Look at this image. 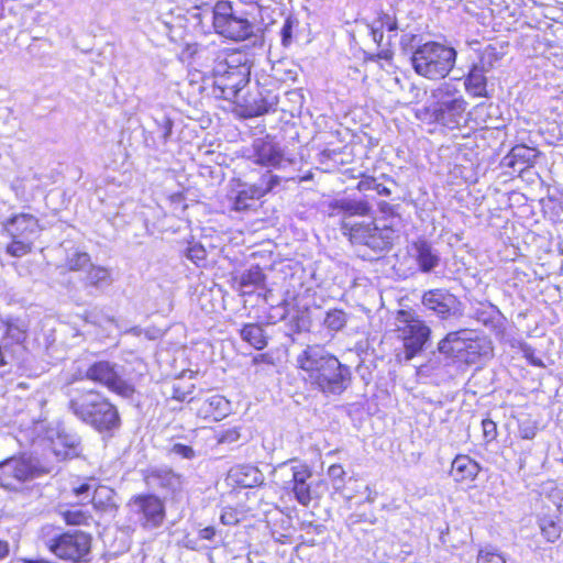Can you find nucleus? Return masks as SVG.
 Returning a JSON list of instances; mask_svg holds the SVG:
<instances>
[{
    "label": "nucleus",
    "mask_w": 563,
    "mask_h": 563,
    "mask_svg": "<svg viewBox=\"0 0 563 563\" xmlns=\"http://www.w3.org/2000/svg\"><path fill=\"white\" fill-rule=\"evenodd\" d=\"M423 309L441 321L459 319L463 316L462 301L446 288L426 290L421 297Z\"/></svg>",
    "instance_id": "13"
},
{
    "label": "nucleus",
    "mask_w": 563,
    "mask_h": 563,
    "mask_svg": "<svg viewBox=\"0 0 563 563\" xmlns=\"http://www.w3.org/2000/svg\"><path fill=\"white\" fill-rule=\"evenodd\" d=\"M216 529L212 526L206 527L199 531L200 539L213 541L216 538Z\"/></svg>",
    "instance_id": "57"
},
{
    "label": "nucleus",
    "mask_w": 563,
    "mask_h": 563,
    "mask_svg": "<svg viewBox=\"0 0 563 563\" xmlns=\"http://www.w3.org/2000/svg\"><path fill=\"white\" fill-rule=\"evenodd\" d=\"M391 58L393 52L388 47H380V49L377 53H368L366 51H363V59L365 62H378L380 59L390 60Z\"/></svg>",
    "instance_id": "51"
},
{
    "label": "nucleus",
    "mask_w": 563,
    "mask_h": 563,
    "mask_svg": "<svg viewBox=\"0 0 563 563\" xmlns=\"http://www.w3.org/2000/svg\"><path fill=\"white\" fill-rule=\"evenodd\" d=\"M5 328V322L2 320V318L0 317V331ZM5 345H2L0 343V366L1 365H4L7 363L5 361Z\"/></svg>",
    "instance_id": "61"
},
{
    "label": "nucleus",
    "mask_w": 563,
    "mask_h": 563,
    "mask_svg": "<svg viewBox=\"0 0 563 563\" xmlns=\"http://www.w3.org/2000/svg\"><path fill=\"white\" fill-rule=\"evenodd\" d=\"M152 478L158 488L172 495L180 493L184 486L183 475L170 468L155 471L152 474Z\"/></svg>",
    "instance_id": "30"
},
{
    "label": "nucleus",
    "mask_w": 563,
    "mask_h": 563,
    "mask_svg": "<svg viewBox=\"0 0 563 563\" xmlns=\"http://www.w3.org/2000/svg\"><path fill=\"white\" fill-rule=\"evenodd\" d=\"M33 240L16 238L7 245V253L13 257H22L32 251Z\"/></svg>",
    "instance_id": "38"
},
{
    "label": "nucleus",
    "mask_w": 563,
    "mask_h": 563,
    "mask_svg": "<svg viewBox=\"0 0 563 563\" xmlns=\"http://www.w3.org/2000/svg\"><path fill=\"white\" fill-rule=\"evenodd\" d=\"M46 545L58 559L79 563L90 552L91 537L81 530H69L47 539Z\"/></svg>",
    "instance_id": "11"
},
{
    "label": "nucleus",
    "mask_w": 563,
    "mask_h": 563,
    "mask_svg": "<svg viewBox=\"0 0 563 563\" xmlns=\"http://www.w3.org/2000/svg\"><path fill=\"white\" fill-rule=\"evenodd\" d=\"M349 321V314L343 309H329L322 321V325L331 333L342 331Z\"/></svg>",
    "instance_id": "36"
},
{
    "label": "nucleus",
    "mask_w": 563,
    "mask_h": 563,
    "mask_svg": "<svg viewBox=\"0 0 563 563\" xmlns=\"http://www.w3.org/2000/svg\"><path fill=\"white\" fill-rule=\"evenodd\" d=\"M328 475L333 481H340L343 483L345 471L340 464H333L328 468Z\"/></svg>",
    "instance_id": "55"
},
{
    "label": "nucleus",
    "mask_w": 563,
    "mask_h": 563,
    "mask_svg": "<svg viewBox=\"0 0 563 563\" xmlns=\"http://www.w3.org/2000/svg\"><path fill=\"white\" fill-rule=\"evenodd\" d=\"M51 449L58 460L75 459L81 453V439L76 432L62 429L51 440Z\"/></svg>",
    "instance_id": "22"
},
{
    "label": "nucleus",
    "mask_w": 563,
    "mask_h": 563,
    "mask_svg": "<svg viewBox=\"0 0 563 563\" xmlns=\"http://www.w3.org/2000/svg\"><path fill=\"white\" fill-rule=\"evenodd\" d=\"M477 563H506V559L495 548L487 547L479 551Z\"/></svg>",
    "instance_id": "45"
},
{
    "label": "nucleus",
    "mask_w": 563,
    "mask_h": 563,
    "mask_svg": "<svg viewBox=\"0 0 563 563\" xmlns=\"http://www.w3.org/2000/svg\"><path fill=\"white\" fill-rule=\"evenodd\" d=\"M8 553H9L8 542L0 540V559L4 558Z\"/></svg>",
    "instance_id": "62"
},
{
    "label": "nucleus",
    "mask_w": 563,
    "mask_h": 563,
    "mask_svg": "<svg viewBox=\"0 0 563 563\" xmlns=\"http://www.w3.org/2000/svg\"><path fill=\"white\" fill-rule=\"evenodd\" d=\"M492 353V342L486 338L476 335L473 332V335H470L468 341H466L463 362L467 364H474L482 357L490 356Z\"/></svg>",
    "instance_id": "28"
},
{
    "label": "nucleus",
    "mask_w": 563,
    "mask_h": 563,
    "mask_svg": "<svg viewBox=\"0 0 563 563\" xmlns=\"http://www.w3.org/2000/svg\"><path fill=\"white\" fill-rule=\"evenodd\" d=\"M88 265H90V256L86 252H75L66 261L69 271H80Z\"/></svg>",
    "instance_id": "44"
},
{
    "label": "nucleus",
    "mask_w": 563,
    "mask_h": 563,
    "mask_svg": "<svg viewBox=\"0 0 563 563\" xmlns=\"http://www.w3.org/2000/svg\"><path fill=\"white\" fill-rule=\"evenodd\" d=\"M387 30V32H389V40H388V43L386 45H389L390 44V37L391 36H395L397 31H398V21H397V18L396 16H393V20L391 21H387V24L385 25V27Z\"/></svg>",
    "instance_id": "58"
},
{
    "label": "nucleus",
    "mask_w": 563,
    "mask_h": 563,
    "mask_svg": "<svg viewBox=\"0 0 563 563\" xmlns=\"http://www.w3.org/2000/svg\"><path fill=\"white\" fill-rule=\"evenodd\" d=\"M297 24L298 21L292 15H288L285 19L284 24L280 29V40L283 46L287 47L290 45L292 41V31Z\"/></svg>",
    "instance_id": "48"
},
{
    "label": "nucleus",
    "mask_w": 563,
    "mask_h": 563,
    "mask_svg": "<svg viewBox=\"0 0 563 563\" xmlns=\"http://www.w3.org/2000/svg\"><path fill=\"white\" fill-rule=\"evenodd\" d=\"M47 473L48 468L35 457L13 456L0 462V486L9 490H20L25 483Z\"/></svg>",
    "instance_id": "10"
},
{
    "label": "nucleus",
    "mask_w": 563,
    "mask_h": 563,
    "mask_svg": "<svg viewBox=\"0 0 563 563\" xmlns=\"http://www.w3.org/2000/svg\"><path fill=\"white\" fill-rule=\"evenodd\" d=\"M481 471L479 464L468 455L459 454L452 462L451 476L457 483L473 482Z\"/></svg>",
    "instance_id": "26"
},
{
    "label": "nucleus",
    "mask_w": 563,
    "mask_h": 563,
    "mask_svg": "<svg viewBox=\"0 0 563 563\" xmlns=\"http://www.w3.org/2000/svg\"><path fill=\"white\" fill-rule=\"evenodd\" d=\"M538 526L542 537L550 543L556 542L562 534V527L553 516L541 515L538 517Z\"/></svg>",
    "instance_id": "34"
},
{
    "label": "nucleus",
    "mask_w": 563,
    "mask_h": 563,
    "mask_svg": "<svg viewBox=\"0 0 563 563\" xmlns=\"http://www.w3.org/2000/svg\"><path fill=\"white\" fill-rule=\"evenodd\" d=\"M84 377L106 387L110 393L128 400L135 401L137 394L135 383L125 376L124 367L107 360L96 361L85 371Z\"/></svg>",
    "instance_id": "8"
},
{
    "label": "nucleus",
    "mask_w": 563,
    "mask_h": 563,
    "mask_svg": "<svg viewBox=\"0 0 563 563\" xmlns=\"http://www.w3.org/2000/svg\"><path fill=\"white\" fill-rule=\"evenodd\" d=\"M483 435L486 442H492L497 437V426L492 419L482 421Z\"/></svg>",
    "instance_id": "53"
},
{
    "label": "nucleus",
    "mask_w": 563,
    "mask_h": 563,
    "mask_svg": "<svg viewBox=\"0 0 563 563\" xmlns=\"http://www.w3.org/2000/svg\"><path fill=\"white\" fill-rule=\"evenodd\" d=\"M357 188L361 191L375 190L378 195L384 197H389L391 195L390 188H388L385 184L379 183L378 178H375L373 176L363 177L360 180Z\"/></svg>",
    "instance_id": "39"
},
{
    "label": "nucleus",
    "mask_w": 563,
    "mask_h": 563,
    "mask_svg": "<svg viewBox=\"0 0 563 563\" xmlns=\"http://www.w3.org/2000/svg\"><path fill=\"white\" fill-rule=\"evenodd\" d=\"M86 284L97 289L108 287L112 284L111 273L106 267L90 264L86 275Z\"/></svg>",
    "instance_id": "35"
},
{
    "label": "nucleus",
    "mask_w": 563,
    "mask_h": 563,
    "mask_svg": "<svg viewBox=\"0 0 563 563\" xmlns=\"http://www.w3.org/2000/svg\"><path fill=\"white\" fill-rule=\"evenodd\" d=\"M241 434L238 428H231L227 429L219 433L218 435V442L219 443H225V444H232L240 440Z\"/></svg>",
    "instance_id": "52"
},
{
    "label": "nucleus",
    "mask_w": 563,
    "mask_h": 563,
    "mask_svg": "<svg viewBox=\"0 0 563 563\" xmlns=\"http://www.w3.org/2000/svg\"><path fill=\"white\" fill-rule=\"evenodd\" d=\"M310 325V320L303 311H295L289 316L287 327L290 333H301L307 331Z\"/></svg>",
    "instance_id": "40"
},
{
    "label": "nucleus",
    "mask_w": 563,
    "mask_h": 563,
    "mask_svg": "<svg viewBox=\"0 0 563 563\" xmlns=\"http://www.w3.org/2000/svg\"><path fill=\"white\" fill-rule=\"evenodd\" d=\"M4 334L11 338L15 343H20L24 340V332L9 323H5V328L0 331L1 339H3Z\"/></svg>",
    "instance_id": "54"
},
{
    "label": "nucleus",
    "mask_w": 563,
    "mask_h": 563,
    "mask_svg": "<svg viewBox=\"0 0 563 563\" xmlns=\"http://www.w3.org/2000/svg\"><path fill=\"white\" fill-rule=\"evenodd\" d=\"M154 122L156 124V129L153 131V133L157 135L158 140L163 144H166L172 135L174 124L172 119L163 113L159 117L154 118Z\"/></svg>",
    "instance_id": "37"
},
{
    "label": "nucleus",
    "mask_w": 563,
    "mask_h": 563,
    "mask_svg": "<svg viewBox=\"0 0 563 563\" xmlns=\"http://www.w3.org/2000/svg\"><path fill=\"white\" fill-rule=\"evenodd\" d=\"M472 318L496 334H503L505 331L506 317L492 302H477L472 309Z\"/></svg>",
    "instance_id": "21"
},
{
    "label": "nucleus",
    "mask_w": 563,
    "mask_h": 563,
    "mask_svg": "<svg viewBox=\"0 0 563 563\" xmlns=\"http://www.w3.org/2000/svg\"><path fill=\"white\" fill-rule=\"evenodd\" d=\"M265 282V274L258 265L252 266L250 269L244 271L239 277V288L246 295L251 294L254 287L263 285Z\"/></svg>",
    "instance_id": "33"
},
{
    "label": "nucleus",
    "mask_w": 563,
    "mask_h": 563,
    "mask_svg": "<svg viewBox=\"0 0 563 563\" xmlns=\"http://www.w3.org/2000/svg\"><path fill=\"white\" fill-rule=\"evenodd\" d=\"M361 22L368 29L373 42L378 47H386L384 44V26H382V24H377L374 21L369 22L366 19H362Z\"/></svg>",
    "instance_id": "46"
},
{
    "label": "nucleus",
    "mask_w": 563,
    "mask_h": 563,
    "mask_svg": "<svg viewBox=\"0 0 563 563\" xmlns=\"http://www.w3.org/2000/svg\"><path fill=\"white\" fill-rule=\"evenodd\" d=\"M231 412L230 401L222 395L216 394L203 400L198 415L205 419L211 418L220 421Z\"/></svg>",
    "instance_id": "27"
},
{
    "label": "nucleus",
    "mask_w": 563,
    "mask_h": 563,
    "mask_svg": "<svg viewBox=\"0 0 563 563\" xmlns=\"http://www.w3.org/2000/svg\"><path fill=\"white\" fill-rule=\"evenodd\" d=\"M95 487V484L88 482L81 483L80 485L73 488V494L80 504L91 503Z\"/></svg>",
    "instance_id": "47"
},
{
    "label": "nucleus",
    "mask_w": 563,
    "mask_h": 563,
    "mask_svg": "<svg viewBox=\"0 0 563 563\" xmlns=\"http://www.w3.org/2000/svg\"><path fill=\"white\" fill-rule=\"evenodd\" d=\"M277 104L278 96L266 88H262L255 96L246 100V110L250 115L258 117L276 111Z\"/></svg>",
    "instance_id": "25"
},
{
    "label": "nucleus",
    "mask_w": 563,
    "mask_h": 563,
    "mask_svg": "<svg viewBox=\"0 0 563 563\" xmlns=\"http://www.w3.org/2000/svg\"><path fill=\"white\" fill-rule=\"evenodd\" d=\"M538 427L536 421L525 419L519 421V435L525 440H532L537 435Z\"/></svg>",
    "instance_id": "50"
},
{
    "label": "nucleus",
    "mask_w": 563,
    "mask_h": 563,
    "mask_svg": "<svg viewBox=\"0 0 563 563\" xmlns=\"http://www.w3.org/2000/svg\"><path fill=\"white\" fill-rule=\"evenodd\" d=\"M131 511L137 517L140 525L147 529L159 527L165 518L163 500L154 494L134 496L130 501Z\"/></svg>",
    "instance_id": "14"
},
{
    "label": "nucleus",
    "mask_w": 563,
    "mask_h": 563,
    "mask_svg": "<svg viewBox=\"0 0 563 563\" xmlns=\"http://www.w3.org/2000/svg\"><path fill=\"white\" fill-rule=\"evenodd\" d=\"M470 335H473V331L468 329L451 331L439 341L437 350L446 358L463 362L465 344Z\"/></svg>",
    "instance_id": "20"
},
{
    "label": "nucleus",
    "mask_w": 563,
    "mask_h": 563,
    "mask_svg": "<svg viewBox=\"0 0 563 563\" xmlns=\"http://www.w3.org/2000/svg\"><path fill=\"white\" fill-rule=\"evenodd\" d=\"M240 336L255 350H264L268 344V335L264 328L258 323H246L240 330Z\"/></svg>",
    "instance_id": "32"
},
{
    "label": "nucleus",
    "mask_w": 563,
    "mask_h": 563,
    "mask_svg": "<svg viewBox=\"0 0 563 563\" xmlns=\"http://www.w3.org/2000/svg\"><path fill=\"white\" fill-rule=\"evenodd\" d=\"M432 103L427 109L432 121L448 130H457L468 122L467 101L451 81H444L431 91Z\"/></svg>",
    "instance_id": "4"
},
{
    "label": "nucleus",
    "mask_w": 563,
    "mask_h": 563,
    "mask_svg": "<svg viewBox=\"0 0 563 563\" xmlns=\"http://www.w3.org/2000/svg\"><path fill=\"white\" fill-rule=\"evenodd\" d=\"M228 478L239 487L253 488L264 483V474L254 465H238L230 470Z\"/></svg>",
    "instance_id": "24"
},
{
    "label": "nucleus",
    "mask_w": 563,
    "mask_h": 563,
    "mask_svg": "<svg viewBox=\"0 0 563 563\" xmlns=\"http://www.w3.org/2000/svg\"><path fill=\"white\" fill-rule=\"evenodd\" d=\"M393 16L394 15H390L389 13L383 11V10H379L377 12V18L374 20V22H376L377 24H382V26L385 27V25L387 24V21H391L393 20Z\"/></svg>",
    "instance_id": "59"
},
{
    "label": "nucleus",
    "mask_w": 563,
    "mask_h": 563,
    "mask_svg": "<svg viewBox=\"0 0 563 563\" xmlns=\"http://www.w3.org/2000/svg\"><path fill=\"white\" fill-rule=\"evenodd\" d=\"M221 522L223 525H231L233 522V515L232 514H222Z\"/></svg>",
    "instance_id": "63"
},
{
    "label": "nucleus",
    "mask_w": 563,
    "mask_h": 563,
    "mask_svg": "<svg viewBox=\"0 0 563 563\" xmlns=\"http://www.w3.org/2000/svg\"><path fill=\"white\" fill-rule=\"evenodd\" d=\"M91 503L96 510L112 514L119 507L117 493L109 486L98 485L95 487Z\"/></svg>",
    "instance_id": "29"
},
{
    "label": "nucleus",
    "mask_w": 563,
    "mask_h": 563,
    "mask_svg": "<svg viewBox=\"0 0 563 563\" xmlns=\"http://www.w3.org/2000/svg\"><path fill=\"white\" fill-rule=\"evenodd\" d=\"M251 66L247 54L243 52H231L223 59H217L212 70L214 97L236 101L250 81Z\"/></svg>",
    "instance_id": "3"
},
{
    "label": "nucleus",
    "mask_w": 563,
    "mask_h": 563,
    "mask_svg": "<svg viewBox=\"0 0 563 563\" xmlns=\"http://www.w3.org/2000/svg\"><path fill=\"white\" fill-rule=\"evenodd\" d=\"M212 22L218 34L234 42L254 38L256 43L257 38H263L262 27L235 12L230 1L216 2L212 9Z\"/></svg>",
    "instance_id": "6"
},
{
    "label": "nucleus",
    "mask_w": 563,
    "mask_h": 563,
    "mask_svg": "<svg viewBox=\"0 0 563 563\" xmlns=\"http://www.w3.org/2000/svg\"><path fill=\"white\" fill-rule=\"evenodd\" d=\"M512 346L519 349V351L522 353V356L530 365L536 367H544L542 358L536 355V350L527 342L517 341L512 344Z\"/></svg>",
    "instance_id": "41"
},
{
    "label": "nucleus",
    "mask_w": 563,
    "mask_h": 563,
    "mask_svg": "<svg viewBox=\"0 0 563 563\" xmlns=\"http://www.w3.org/2000/svg\"><path fill=\"white\" fill-rule=\"evenodd\" d=\"M67 411L102 439L113 438L122 427L118 406L96 388L67 387Z\"/></svg>",
    "instance_id": "2"
},
{
    "label": "nucleus",
    "mask_w": 563,
    "mask_h": 563,
    "mask_svg": "<svg viewBox=\"0 0 563 563\" xmlns=\"http://www.w3.org/2000/svg\"><path fill=\"white\" fill-rule=\"evenodd\" d=\"M302 378L325 397L341 396L353 382L352 369L323 345H307L296 357Z\"/></svg>",
    "instance_id": "1"
},
{
    "label": "nucleus",
    "mask_w": 563,
    "mask_h": 563,
    "mask_svg": "<svg viewBox=\"0 0 563 563\" xmlns=\"http://www.w3.org/2000/svg\"><path fill=\"white\" fill-rule=\"evenodd\" d=\"M538 151L525 144L515 145L510 152L503 157L500 165L510 169L511 174L522 175L529 173L534 166Z\"/></svg>",
    "instance_id": "19"
},
{
    "label": "nucleus",
    "mask_w": 563,
    "mask_h": 563,
    "mask_svg": "<svg viewBox=\"0 0 563 563\" xmlns=\"http://www.w3.org/2000/svg\"><path fill=\"white\" fill-rule=\"evenodd\" d=\"M493 68L492 60L486 62L482 56L479 62L474 63L464 77L465 91L474 98L488 97L486 74Z\"/></svg>",
    "instance_id": "18"
},
{
    "label": "nucleus",
    "mask_w": 563,
    "mask_h": 563,
    "mask_svg": "<svg viewBox=\"0 0 563 563\" xmlns=\"http://www.w3.org/2000/svg\"><path fill=\"white\" fill-rule=\"evenodd\" d=\"M397 319L402 323L399 332L404 343L405 357L412 360L424 350L431 339L432 330L426 321L407 310H399Z\"/></svg>",
    "instance_id": "12"
},
{
    "label": "nucleus",
    "mask_w": 563,
    "mask_h": 563,
    "mask_svg": "<svg viewBox=\"0 0 563 563\" xmlns=\"http://www.w3.org/2000/svg\"><path fill=\"white\" fill-rule=\"evenodd\" d=\"M168 455L191 461L197 457V452L192 446L177 442L168 449Z\"/></svg>",
    "instance_id": "42"
},
{
    "label": "nucleus",
    "mask_w": 563,
    "mask_h": 563,
    "mask_svg": "<svg viewBox=\"0 0 563 563\" xmlns=\"http://www.w3.org/2000/svg\"><path fill=\"white\" fill-rule=\"evenodd\" d=\"M63 517L67 525L80 526L88 522L89 515L81 509L66 510Z\"/></svg>",
    "instance_id": "49"
},
{
    "label": "nucleus",
    "mask_w": 563,
    "mask_h": 563,
    "mask_svg": "<svg viewBox=\"0 0 563 563\" xmlns=\"http://www.w3.org/2000/svg\"><path fill=\"white\" fill-rule=\"evenodd\" d=\"M379 211L385 216L393 217L395 214V207L388 202H379L378 205Z\"/></svg>",
    "instance_id": "60"
},
{
    "label": "nucleus",
    "mask_w": 563,
    "mask_h": 563,
    "mask_svg": "<svg viewBox=\"0 0 563 563\" xmlns=\"http://www.w3.org/2000/svg\"><path fill=\"white\" fill-rule=\"evenodd\" d=\"M280 181V177L267 170L257 183L240 189L233 198V209L245 211L252 208L256 200L273 190Z\"/></svg>",
    "instance_id": "15"
},
{
    "label": "nucleus",
    "mask_w": 563,
    "mask_h": 563,
    "mask_svg": "<svg viewBox=\"0 0 563 563\" xmlns=\"http://www.w3.org/2000/svg\"><path fill=\"white\" fill-rule=\"evenodd\" d=\"M275 471L280 478L282 489L291 495L299 505L308 507L314 498H318L313 488L312 471L307 464L289 460L280 463Z\"/></svg>",
    "instance_id": "7"
},
{
    "label": "nucleus",
    "mask_w": 563,
    "mask_h": 563,
    "mask_svg": "<svg viewBox=\"0 0 563 563\" xmlns=\"http://www.w3.org/2000/svg\"><path fill=\"white\" fill-rule=\"evenodd\" d=\"M253 161L268 168H278L284 162V154L272 141L258 139L253 144Z\"/></svg>",
    "instance_id": "23"
},
{
    "label": "nucleus",
    "mask_w": 563,
    "mask_h": 563,
    "mask_svg": "<svg viewBox=\"0 0 563 563\" xmlns=\"http://www.w3.org/2000/svg\"><path fill=\"white\" fill-rule=\"evenodd\" d=\"M185 256L197 266H203L207 258V252L200 243H196L189 245L185 250Z\"/></svg>",
    "instance_id": "43"
},
{
    "label": "nucleus",
    "mask_w": 563,
    "mask_h": 563,
    "mask_svg": "<svg viewBox=\"0 0 563 563\" xmlns=\"http://www.w3.org/2000/svg\"><path fill=\"white\" fill-rule=\"evenodd\" d=\"M194 388V385H191L190 389ZM192 390H184L180 386L174 385L173 386V393L172 398L178 401H185L187 396L191 394Z\"/></svg>",
    "instance_id": "56"
},
{
    "label": "nucleus",
    "mask_w": 563,
    "mask_h": 563,
    "mask_svg": "<svg viewBox=\"0 0 563 563\" xmlns=\"http://www.w3.org/2000/svg\"><path fill=\"white\" fill-rule=\"evenodd\" d=\"M4 231L12 238L35 240L42 228L38 219L30 213L12 214L2 223Z\"/></svg>",
    "instance_id": "17"
},
{
    "label": "nucleus",
    "mask_w": 563,
    "mask_h": 563,
    "mask_svg": "<svg viewBox=\"0 0 563 563\" xmlns=\"http://www.w3.org/2000/svg\"><path fill=\"white\" fill-rule=\"evenodd\" d=\"M342 233L349 236L353 244L365 245L379 254L391 249L395 230L384 224L379 228L375 222H350L344 220Z\"/></svg>",
    "instance_id": "9"
},
{
    "label": "nucleus",
    "mask_w": 563,
    "mask_h": 563,
    "mask_svg": "<svg viewBox=\"0 0 563 563\" xmlns=\"http://www.w3.org/2000/svg\"><path fill=\"white\" fill-rule=\"evenodd\" d=\"M457 51L446 44L428 41L418 45L410 57L415 73L429 80L444 79L454 68Z\"/></svg>",
    "instance_id": "5"
},
{
    "label": "nucleus",
    "mask_w": 563,
    "mask_h": 563,
    "mask_svg": "<svg viewBox=\"0 0 563 563\" xmlns=\"http://www.w3.org/2000/svg\"><path fill=\"white\" fill-rule=\"evenodd\" d=\"M409 255L415 261L418 269L422 274H430L441 264V254L434 245L424 238H419L411 242Z\"/></svg>",
    "instance_id": "16"
},
{
    "label": "nucleus",
    "mask_w": 563,
    "mask_h": 563,
    "mask_svg": "<svg viewBox=\"0 0 563 563\" xmlns=\"http://www.w3.org/2000/svg\"><path fill=\"white\" fill-rule=\"evenodd\" d=\"M556 510H558V514H559V518L563 522V496L560 497V500H559V503L556 505Z\"/></svg>",
    "instance_id": "64"
},
{
    "label": "nucleus",
    "mask_w": 563,
    "mask_h": 563,
    "mask_svg": "<svg viewBox=\"0 0 563 563\" xmlns=\"http://www.w3.org/2000/svg\"><path fill=\"white\" fill-rule=\"evenodd\" d=\"M333 211L343 214L342 221L347 220L350 222H354L352 217L367 216L371 211V207L363 200L343 198L333 201ZM343 222H341V224Z\"/></svg>",
    "instance_id": "31"
}]
</instances>
